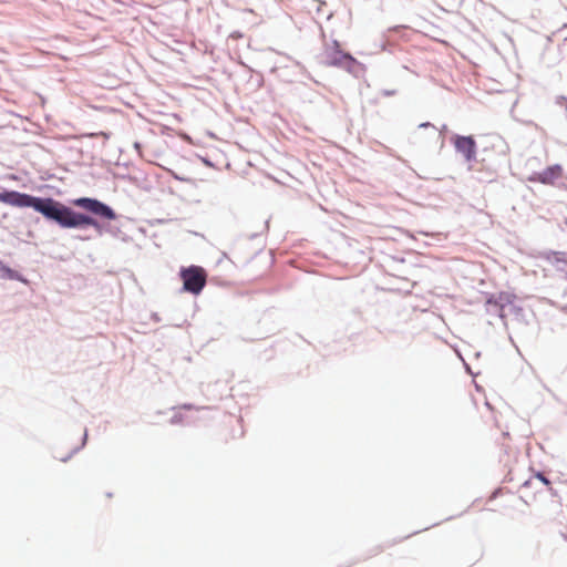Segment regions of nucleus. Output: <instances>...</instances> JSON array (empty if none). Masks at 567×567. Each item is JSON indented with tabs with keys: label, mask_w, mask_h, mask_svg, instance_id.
Segmentation results:
<instances>
[{
	"label": "nucleus",
	"mask_w": 567,
	"mask_h": 567,
	"mask_svg": "<svg viewBox=\"0 0 567 567\" xmlns=\"http://www.w3.org/2000/svg\"><path fill=\"white\" fill-rule=\"evenodd\" d=\"M72 205L83 210L78 229L92 227L102 236L106 233L109 223L117 219L118 215L112 206L96 197L82 196L71 200Z\"/></svg>",
	"instance_id": "obj_1"
},
{
	"label": "nucleus",
	"mask_w": 567,
	"mask_h": 567,
	"mask_svg": "<svg viewBox=\"0 0 567 567\" xmlns=\"http://www.w3.org/2000/svg\"><path fill=\"white\" fill-rule=\"evenodd\" d=\"M39 214L62 229H78L83 212H78L64 203L48 196L43 197Z\"/></svg>",
	"instance_id": "obj_2"
},
{
	"label": "nucleus",
	"mask_w": 567,
	"mask_h": 567,
	"mask_svg": "<svg viewBox=\"0 0 567 567\" xmlns=\"http://www.w3.org/2000/svg\"><path fill=\"white\" fill-rule=\"evenodd\" d=\"M178 276L183 281L181 288L182 292H188L194 296L202 293L206 286L207 272L202 266L190 265L182 266L178 271Z\"/></svg>",
	"instance_id": "obj_3"
},
{
	"label": "nucleus",
	"mask_w": 567,
	"mask_h": 567,
	"mask_svg": "<svg viewBox=\"0 0 567 567\" xmlns=\"http://www.w3.org/2000/svg\"><path fill=\"white\" fill-rule=\"evenodd\" d=\"M450 143L453 145L455 153L460 154L464 162L468 164V169H472V164L477 162V143L474 135L453 133Z\"/></svg>",
	"instance_id": "obj_4"
},
{
	"label": "nucleus",
	"mask_w": 567,
	"mask_h": 567,
	"mask_svg": "<svg viewBox=\"0 0 567 567\" xmlns=\"http://www.w3.org/2000/svg\"><path fill=\"white\" fill-rule=\"evenodd\" d=\"M331 68L348 72L355 79H362L365 75L367 66L355 59L349 51H346L337 59Z\"/></svg>",
	"instance_id": "obj_5"
},
{
	"label": "nucleus",
	"mask_w": 567,
	"mask_h": 567,
	"mask_svg": "<svg viewBox=\"0 0 567 567\" xmlns=\"http://www.w3.org/2000/svg\"><path fill=\"white\" fill-rule=\"evenodd\" d=\"M161 44L168 52L181 55L182 59L194 54V48H197L196 38H165Z\"/></svg>",
	"instance_id": "obj_6"
},
{
	"label": "nucleus",
	"mask_w": 567,
	"mask_h": 567,
	"mask_svg": "<svg viewBox=\"0 0 567 567\" xmlns=\"http://www.w3.org/2000/svg\"><path fill=\"white\" fill-rule=\"evenodd\" d=\"M563 175V166L560 164H553L547 166L542 172H533L527 181L530 183H539L543 185H554L555 181Z\"/></svg>",
	"instance_id": "obj_7"
},
{
	"label": "nucleus",
	"mask_w": 567,
	"mask_h": 567,
	"mask_svg": "<svg viewBox=\"0 0 567 567\" xmlns=\"http://www.w3.org/2000/svg\"><path fill=\"white\" fill-rule=\"evenodd\" d=\"M346 51L336 38H331L330 41L323 38L322 64L331 68L337 62L339 55Z\"/></svg>",
	"instance_id": "obj_8"
},
{
	"label": "nucleus",
	"mask_w": 567,
	"mask_h": 567,
	"mask_svg": "<svg viewBox=\"0 0 567 567\" xmlns=\"http://www.w3.org/2000/svg\"><path fill=\"white\" fill-rule=\"evenodd\" d=\"M42 199H43V197H41V196H35V195H31V194L22 193V192L18 190L13 207L32 208L34 212L39 213Z\"/></svg>",
	"instance_id": "obj_9"
},
{
	"label": "nucleus",
	"mask_w": 567,
	"mask_h": 567,
	"mask_svg": "<svg viewBox=\"0 0 567 567\" xmlns=\"http://www.w3.org/2000/svg\"><path fill=\"white\" fill-rule=\"evenodd\" d=\"M539 257L556 267L557 271H565L567 266V252L556 250H544L539 252Z\"/></svg>",
	"instance_id": "obj_10"
},
{
	"label": "nucleus",
	"mask_w": 567,
	"mask_h": 567,
	"mask_svg": "<svg viewBox=\"0 0 567 567\" xmlns=\"http://www.w3.org/2000/svg\"><path fill=\"white\" fill-rule=\"evenodd\" d=\"M496 293L498 299V317L504 319L506 317L504 312L505 308L512 305L516 300L517 296L509 291H499Z\"/></svg>",
	"instance_id": "obj_11"
},
{
	"label": "nucleus",
	"mask_w": 567,
	"mask_h": 567,
	"mask_svg": "<svg viewBox=\"0 0 567 567\" xmlns=\"http://www.w3.org/2000/svg\"><path fill=\"white\" fill-rule=\"evenodd\" d=\"M2 279L14 280L23 284L28 281L23 274L11 268L10 266L7 267L6 272L4 275H2Z\"/></svg>",
	"instance_id": "obj_12"
},
{
	"label": "nucleus",
	"mask_w": 567,
	"mask_h": 567,
	"mask_svg": "<svg viewBox=\"0 0 567 567\" xmlns=\"http://www.w3.org/2000/svg\"><path fill=\"white\" fill-rule=\"evenodd\" d=\"M2 279L14 280L23 284L28 281L23 274L11 268L10 266L7 267L6 272L4 275H2Z\"/></svg>",
	"instance_id": "obj_13"
},
{
	"label": "nucleus",
	"mask_w": 567,
	"mask_h": 567,
	"mask_svg": "<svg viewBox=\"0 0 567 567\" xmlns=\"http://www.w3.org/2000/svg\"><path fill=\"white\" fill-rule=\"evenodd\" d=\"M485 306L488 312L498 315V299L496 292H488L485 295Z\"/></svg>",
	"instance_id": "obj_14"
},
{
	"label": "nucleus",
	"mask_w": 567,
	"mask_h": 567,
	"mask_svg": "<svg viewBox=\"0 0 567 567\" xmlns=\"http://www.w3.org/2000/svg\"><path fill=\"white\" fill-rule=\"evenodd\" d=\"M87 437H89L87 431L85 430L83 433L82 440H81V444L79 446L73 447L68 455H65L63 457H59V460L63 463H66L68 461H70L73 457V455L79 453L86 445ZM55 457L58 458V456H55Z\"/></svg>",
	"instance_id": "obj_15"
},
{
	"label": "nucleus",
	"mask_w": 567,
	"mask_h": 567,
	"mask_svg": "<svg viewBox=\"0 0 567 567\" xmlns=\"http://www.w3.org/2000/svg\"><path fill=\"white\" fill-rule=\"evenodd\" d=\"M18 190L14 189H2L0 192V203L13 206Z\"/></svg>",
	"instance_id": "obj_16"
},
{
	"label": "nucleus",
	"mask_w": 567,
	"mask_h": 567,
	"mask_svg": "<svg viewBox=\"0 0 567 567\" xmlns=\"http://www.w3.org/2000/svg\"><path fill=\"white\" fill-rule=\"evenodd\" d=\"M247 40V47L251 50H255V51H260V52H269V53H279L278 51H276L272 47H267V48H260L258 45V40L259 38H245Z\"/></svg>",
	"instance_id": "obj_17"
},
{
	"label": "nucleus",
	"mask_w": 567,
	"mask_h": 567,
	"mask_svg": "<svg viewBox=\"0 0 567 567\" xmlns=\"http://www.w3.org/2000/svg\"><path fill=\"white\" fill-rule=\"evenodd\" d=\"M106 233L105 234H109L111 235L112 237L114 238H118L123 241H127L128 240V236H126L121 229L120 227L115 226V225H111L109 223V226L106 228Z\"/></svg>",
	"instance_id": "obj_18"
},
{
	"label": "nucleus",
	"mask_w": 567,
	"mask_h": 567,
	"mask_svg": "<svg viewBox=\"0 0 567 567\" xmlns=\"http://www.w3.org/2000/svg\"><path fill=\"white\" fill-rule=\"evenodd\" d=\"M169 175L176 179V181H179V182H184V183H187L189 185H192L193 187H197L198 186V183L200 181H196L194 178H190V177H186V176H182L179 174H177L176 172L174 171H169Z\"/></svg>",
	"instance_id": "obj_19"
},
{
	"label": "nucleus",
	"mask_w": 567,
	"mask_h": 567,
	"mask_svg": "<svg viewBox=\"0 0 567 567\" xmlns=\"http://www.w3.org/2000/svg\"><path fill=\"white\" fill-rule=\"evenodd\" d=\"M196 44H197V48H194V53H196V52H199V53H210L212 52V48L207 43L206 40H204L202 38H198V40L196 41Z\"/></svg>",
	"instance_id": "obj_20"
},
{
	"label": "nucleus",
	"mask_w": 567,
	"mask_h": 567,
	"mask_svg": "<svg viewBox=\"0 0 567 567\" xmlns=\"http://www.w3.org/2000/svg\"><path fill=\"white\" fill-rule=\"evenodd\" d=\"M533 478H534V481L535 480L538 481L544 486H549L551 484L548 476L540 471L536 472Z\"/></svg>",
	"instance_id": "obj_21"
},
{
	"label": "nucleus",
	"mask_w": 567,
	"mask_h": 567,
	"mask_svg": "<svg viewBox=\"0 0 567 567\" xmlns=\"http://www.w3.org/2000/svg\"><path fill=\"white\" fill-rule=\"evenodd\" d=\"M198 157V159L207 167H210V168H215V164L212 162V159L209 158L208 155H200V154H197L196 155Z\"/></svg>",
	"instance_id": "obj_22"
},
{
	"label": "nucleus",
	"mask_w": 567,
	"mask_h": 567,
	"mask_svg": "<svg viewBox=\"0 0 567 567\" xmlns=\"http://www.w3.org/2000/svg\"><path fill=\"white\" fill-rule=\"evenodd\" d=\"M509 307H511L509 308L511 312L513 315H515L516 317L520 316L523 313V311H524L523 307H520L518 305H515V301L512 305H509Z\"/></svg>",
	"instance_id": "obj_23"
},
{
	"label": "nucleus",
	"mask_w": 567,
	"mask_h": 567,
	"mask_svg": "<svg viewBox=\"0 0 567 567\" xmlns=\"http://www.w3.org/2000/svg\"><path fill=\"white\" fill-rule=\"evenodd\" d=\"M183 419H184V416H183V414H182V413H175V414L171 417L169 422H171V424L176 425V424H181V423L183 422Z\"/></svg>",
	"instance_id": "obj_24"
},
{
	"label": "nucleus",
	"mask_w": 567,
	"mask_h": 567,
	"mask_svg": "<svg viewBox=\"0 0 567 567\" xmlns=\"http://www.w3.org/2000/svg\"><path fill=\"white\" fill-rule=\"evenodd\" d=\"M381 95L384 97L394 96L396 94V90L383 89L381 90Z\"/></svg>",
	"instance_id": "obj_25"
},
{
	"label": "nucleus",
	"mask_w": 567,
	"mask_h": 567,
	"mask_svg": "<svg viewBox=\"0 0 567 567\" xmlns=\"http://www.w3.org/2000/svg\"><path fill=\"white\" fill-rule=\"evenodd\" d=\"M7 267L8 265L2 259H0V279L3 278L2 275H4Z\"/></svg>",
	"instance_id": "obj_26"
},
{
	"label": "nucleus",
	"mask_w": 567,
	"mask_h": 567,
	"mask_svg": "<svg viewBox=\"0 0 567 567\" xmlns=\"http://www.w3.org/2000/svg\"><path fill=\"white\" fill-rule=\"evenodd\" d=\"M533 484H534V478H533V477H529L528 480H526V481H524V482L522 483V487H523V488H525V487H530V486H533Z\"/></svg>",
	"instance_id": "obj_27"
},
{
	"label": "nucleus",
	"mask_w": 567,
	"mask_h": 567,
	"mask_svg": "<svg viewBox=\"0 0 567 567\" xmlns=\"http://www.w3.org/2000/svg\"><path fill=\"white\" fill-rule=\"evenodd\" d=\"M427 127H433L435 128V126L431 123V122H423L419 125V128H427Z\"/></svg>",
	"instance_id": "obj_28"
},
{
	"label": "nucleus",
	"mask_w": 567,
	"mask_h": 567,
	"mask_svg": "<svg viewBox=\"0 0 567 567\" xmlns=\"http://www.w3.org/2000/svg\"><path fill=\"white\" fill-rule=\"evenodd\" d=\"M95 135H101L102 137L109 138L110 133L101 131L99 133L91 134L90 136H95Z\"/></svg>",
	"instance_id": "obj_29"
},
{
	"label": "nucleus",
	"mask_w": 567,
	"mask_h": 567,
	"mask_svg": "<svg viewBox=\"0 0 567 567\" xmlns=\"http://www.w3.org/2000/svg\"><path fill=\"white\" fill-rule=\"evenodd\" d=\"M181 409L192 410L194 409V405L192 403H184L183 405H181Z\"/></svg>",
	"instance_id": "obj_30"
},
{
	"label": "nucleus",
	"mask_w": 567,
	"mask_h": 567,
	"mask_svg": "<svg viewBox=\"0 0 567 567\" xmlns=\"http://www.w3.org/2000/svg\"><path fill=\"white\" fill-rule=\"evenodd\" d=\"M401 29H406V25H395L389 29V31H399Z\"/></svg>",
	"instance_id": "obj_31"
},
{
	"label": "nucleus",
	"mask_w": 567,
	"mask_h": 567,
	"mask_svg": "<svg viewBox=\"0 0 567 567\" xmlns=\"http://www.w3.org/2000/svg\"><path fill=\"white\" fill-rule=\"evenodd\" d=\"M257 237H259V234H258V233H254V234H250V235L248 236V239L254 240V239H255V238H257Z\"/></svg>",
	"instance_id": "obj_32"
},
{
	"label": "nucleus",
	"mask_w": 567,
	"mask_h": 567,
	"mask_svg": "<svg viewBox=\"0 0 567 567\" xmlns=\"http://www.w3.org/2000/svg\"><path fill=\"white\" fill-rule=\"evenodd\" d=\"M446 131H447V125H446V124H443V125H442V127H441V131H440V132H441V134H442L443 132H446Z\"/></svg>",
	"instance_id": "obj_33"
},
{
	"label": "nucleus",
	"mask_w": 567,
	"mask_h": 567,
	"mask_svg": "<svg viewBox=\"0 0 567 567\" xmlns=\"http://www.w3.org/2000/svg\"><path fill=\"white\" fill-rule=\"evenodd\" d=\"M229 35L237 37V35H243V33H240L239 31H234Z\"/></svg>",
	"instance_id": "obj_34"
},
{
	"label": "nucleus",
	"mask_w": 567,
	"mask_h": 567,
	"mask_svg": "<svg viewBox=\"0 0 567 567\" xmlns=\"http://www.w3.org/2000/svg\"><path fill=\"white\" fill-rule=\"evenodd\" d=\"M152 317H153V319H154L156 322H158V321H159V317H158V315H157V313H153V316H152Z\"/></svg>",
	"instance_id": "obj_35"
},
{
	"label": "nucleus",
	"mask_w": 567,
	"mask_h": 567,
	"mask_svg": "<svg viewBox=\"0 0 567 567\" xmlns=\"http://www.w3.org/2000/svg\"><path fill=\"white\" fill-rule=\"evenodd\" d=\"M265 229H268V220L265 221Z\"/></svg>",
	"instance_id": "obj_36"
},
{
	"label": "nucleus",
	"mask_w": 567,
	"mask_h": 567,
	"mask_svg": "<svg viewBox=\"0 0 567 567\" xmlns=\"http://www.w3.org/2000/svg\"><path fill=\"white\" fill-rule=\"evenodd\" d=\"M565 279H567V270H566V274H565Z\"/></svg>",
	"instance_id": "obj_37"
}]
</instances>
